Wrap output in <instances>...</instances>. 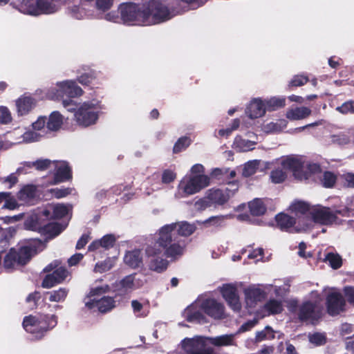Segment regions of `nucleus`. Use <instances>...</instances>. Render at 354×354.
<instances>
[{"label":"nucleus","mask_w":354,"mask_h":354,"mask_svg":"<svg viewBox=\"0 0 354 354\" xmlns=\"http://www.w3.org/2000/svg\"><path fill=\"white\" fill-rule=\"evenodd\" d=\"M223 221V216H211L209 218L206 219L203 222V223L206 225H214L216 227H221Z\"/></svg>","instance_id":"obj_60"},{"label":"nucleus","mask_w":354,"mask_h":354,"mask_svg":"<svg viewBox=\"0 0 354 354\" xmlns=\"http://www.w3.org/2000/svg\"><path fill=\"white\" fill-rule=\"evenodd\" d=\"M201 308L206 315L215 319H221L225 317V307L223 304L218 302L214 299H207L203 301L201 304Z\"/></svg>","instance_id":"obj_17"},{"label":"nucleus","mask_w":354,"mask_h":354,"mask_svg":"<svg viewBox=\"0 0 354 354\" xmlns=\"http://www.w3.org/2000/svg\"><path fill=\"white\" fill-rule=\"evenodd\" d=\"M55 164L52 185L71 180L73 178L72 169L66 161H54Z\"/></svg>","instance_id":"obj_15"},{"label":"nucleus","mask_w":354,"mask_h":354,"mask_svg":"<svg viewBox=\"0 0 354 354\" xmlns=\"http://www.w3.org/2000/svg\"><path fill=\"white\" fill-rule=\"evenodd\" d=\"M113 265L109 259L105 260L102 262H98L95 264V270L100 273L104 272L111 269Z\"/></svg>","instance_id":"obj_58"},{"label":"nucleus","mask_w":354,"mask_h":354,"mask_svg":"<svg viewBox=\"0 0 354 354\" xmlns=\"http://www.w3.org/2000/svg\"><path fill=\"white\" fill-rule=\"evenodd\" d=\"M124 262L130 268L136 269L142 264V256L140 250L128 251L124 257Z\"/></svg>","instance_id":"obj_29"},{"label":"nucleus","mask_w":354,"mask_h":354,"mask_svg":"<svg viewBox=\"0 0 354 354\" xmlns=\"http://www.w3.org/2000/svg\"><path fill=\"white\" fill-rule=\"evenodd\" d=\"M86 307L89 310L95 308L101 313H106L115 307V301L113 297L104 296L100 299H90L85 304Z\"/></svg>","instance_id":"obj_19"},{"label":"nucleus","mask_w":354,"mask_h":354,"mask_svg":"<svg viewBox=\"0 0 354 354\" xmlns=\"http://www.w3.org/2000/svg\"><path fill=\"white\" fill-rule=\"evenodd\" d=\"M337 180V176L331 171H326L323 174L322 178V183L324 187L331 188L333 187Z\"/></svg>","instance_id":"obj_46"},{"label":"nucleus","mask_w":354,"mask_h":354,"mask_svg":"<svg viewBox=\"0 0 354 354\" xmlns=\"http://www.w3.org/2000/svg\"><path fill=\"white\" fill-rule=\"evenodd\" d=\"M75 119L78 125L87 127L95 124L99 112L95 111V106L92 102H84L74 114Z\"/></svg>","instance_id":"obj_9"},{"label":"nucleus","mask_w":354,"mask_h":354,"mask_svg":"<svg viewBox=\"0 0 354 354\" xmlns=\"http://www.w3.org/2000/svg\"><path fill=\"white\" fill-rule=\"evenodd\" d=\"M69 274L68 270L61 266L55 269L52 273L47 274L42 280L41 287L51 288L58 284L62 283Z\"/></svg>","instance_id":"obj_16"},{"label":"nucleus","mask_w":354,"mask_h":354,"mask_svg":"<svg viewBox=\"0 0 354 354\" xmlns=\"http://www.w3.org/2000/svg\"><path fill=\"white\" fill-rule=\"evenodd\" d=\"M95 79L93 73H84L78 77V82L82 85H89Z\"/></svg>","instance_id":"obj_62"},{"label":"nucleus","mask_w":354,"mask_h":354,"mask_svg":"<svg viewBox=\"0 0 354 354\" xmlns=\"http://www.w3.org/2000/svg\"><path fill=\"white\" fill-rule=\"evenodd\" d=\"M37 216L44 218L46 221L50 222V220L54 219L53 218V209L45 208L37 214Z\"/></svg>","instance_id":"obj_64"},{"label":"nucleus","mask_w":354,"mask_h":354,"mask_svg":"<svg viewBox=\"0 0 354 354\" xmlns=\"http://www.w3.org/2000/svg\"><path fill=\"white\" fill-rule=\"evenodd\" d=\"M37 187L34 185H24L17 193V198L24 202H29L36 197Z\"/></svg>","instance_id":"obj_30"},{"label":"nucleus","mask_w":354,"mask_h":354,"mask_svg":"<svg viewBox=\"0 0 354 354\" xmlns=\"http://www.w3.org/2000/svg\"><path fill=\"white\" fill-rule=\"evenodd\" d=\"M0 122L3 124L10 123L12 121V116L9 109L6 106L0 107Z\"/></svg>","instance_id":"obj_57"},{"label":"nucleus","mask_w":354,"mask_h":354,"mask_svg":"<svg viewBox=\"0 0 354 354\" xmlns=\"http://www.w3.org/2000/svg\"><path fill=\"white\" fill-rule=\"evenodd\" d=\"M44 231L41 234L47 236L50 239L58 236L64 230V227L58 223L48 222L47 225H43Z\"/></svg>","instance_id":"obj_34"},{"label":"nucleus","mask_w":354,"mask_h":354,"mask_svg":"<svg viewBox=\"0 0 354 354\" xmlns=\"http://www.w3.org/2000/svg\"><path fill=\"white\" fill-rule=\"evenodd\" d=\"M263 310L268 313V315H277L282 313L283 307L281 301L270 299L264 304Z\"/></svg>","instance_id":"obj_35"},{"label":"nucleus","mask_w":354,"mask_h":354,"mask_svg":"<svg viewBox=\"0 0 354 354\" xmlns=\"http://www.w3.org/2000/svg\"><path fill=\"white\" fill-rule=\"evenodd\" d=\"M116 242V238L114 234H108L103 236L100 239H96L92 241L88 247L90 252H95L100 248L103 250H109L112 248Z\"/></svg>","instance_id":"obj_20"},{"label":"nucleus","mask_w":354,"mask_h":354,"mask_svg":"<svg viewBox=\"0 0 354 354\" xmlns=\"http://www.w3.org/2000/svg\"><path fill=\"white\" fill-rule=\"evenodd\" d=\"M53 218L54 219H60L65 217L68 213V207L64 204H57L53 207Z\"/></svg>","instance_id":"obj_48"},{"label":"nucleus","mask_w":354,"mask_h":354,"mask_svg":"<svg viewBox=\"0 0 354 354\" xmlns=\"http://www.w3.org/2000/svg\"><path fill=\"white\" fill-rule=\"evenodd\" d=\"M259 167L258 160H252L246 162L243 168L242 176L245 178L250 177L254 175Z\"/></svg>","instance_id":"obj_43"},{"label":"nucleus","mask_w":354,"mask_h":354,"mask_svg":"<svg viewBox=\"0 0 354 354\" xmlns=\"http://www.w3.org/2000/svg\"><path fill=\"white\" fill-rule=\"evenodd\" d=\"M57 324V317L55 315H41L39 317L30 315L24 317L22 325L26 332L41 338Z\"/></svg>","instance_id":"obj_4"},{"label":"nucleus","mask_w":354,"mask_h":354,"mask_svg":"<svg viewBox=\"0 0 354 354\" xmlns=\"http://www.w3.org/2000/svg\"><path fill=\"white\" fill-rule=\"evenodd\" d=\"M192 140L188 136H182L179 138L175 142L173 147V153H178L183 150H185L190 145Z\"/></svg>","instance_id":"obj_42"},{"label":"nucleus","mask_w":354,"mask_h":354,"mask_svg":"<svg viewBox=\"0 0 354 354\" xmlns=\"http://www.w3.org/2000/svg\"><path fill=\"white\" fill-rule=\"evenodd\" d=\"M183 347L187 354H198L202 353L205 348V344L201 337L192 339L186 338L183 341Z\"/></svg>","instance_id":"obj_23"},{"label":"nucleus","mask_w":354,"mask_h":354,"mask_svg":"<svg viewBox=\"0 0 354 354\" xmlns=\"http://www.w3.org/2000/svg\"><path fill=\"white\" fill-rule=\"evenodd\" d=\"M95 4L97 10L105 12L112 6L113 0H96Z\"/></svg>","instance_id":"obj_61"},{"label":"nucleus","mask_w":354,"mask_h":354,"mask_svg":"<svg viewBox=\"0 0 354 354\" xmlns=\"http://www.w3.org/2000/svg\"><path fill=\"white\" fill-rule=\"evenodd\" d=\"M37 254V247L31 244H25L17 248H12L3 258V268L11 272L19 266H24Z\"/></svg>","instance_id":"obj_3"},{"label":"nucleus","mask_w":354,"mask_h":354,"mask_svg":"<svg viewBox=\"0 0 354 354\" xmlns=\"http://www.w3.org/2000/svg\"><path fill=\"white\" fill-rule=\"evenodd\" d=\"M74 190L73 188L71 187H61V188H53L50 189V192L56 198H62L70 195Z\"/></svg>","instance_id":"obj_50"},{"label":"nucleus","mask_w":354,"mask_h":354,"mask_svg":"<svg viewBox=\"0 0 354 354\" xmlns=\"http://www.w3.org/2000/svg\"><path fill=\"white\" fill-rule=\"evenodd\" d=\"M337 214L344 216L342 210L332 211L328 207L317 205L312 207L310 211L311 219L307 218L306 222L304 224L303 229H309L311 226V222L319 223L323 225H330L336 223Z\"/></svg>","instance_id":"obj_5"},{"label":"nucleus","mask_w":354,"mask_h":354,"mask_svg":"<svg viewBox=\"0 0 354 354\" xmlns=\"http://www.w3.org/2000/svg\"><path fill=\"white\" fill-rule=\"evenodd\" d=\"M164 254V251L161 254L149 256L147 253V248L145 249V254L149 258H151L149 263V270L156 272L158 273H162L165 272L169 266V261L160 257L162 254Z\"/></svg>","instance_id":"obj_25"},{"label":"nucleus","mask_w":354,"mask_h":354,"mask_svg":"<svg viewBox=\"0 0 354 354\" xmlns=\"http://www.w3.org/2000/svg\"><path fill=\"white\" fill-rule=\"evenodd\" d=\"M336 110L342 114L354 113V101L345 102L341 106H337Z\"/></svg>","instance_id":"obj_53"},{"label":"nucleus","mask_w":354,"mask_h":354,"mask_svg":"<svg viewBox=\"0 0 354 354\" xmlns=\"http://www.w3.org/2000/svg\"><path fill=\"white\" fill-rule=\"evenodd\" d=\"M210 343L215 346H227L234 344V335L226 334L210 338Z\"/></svg>","instance_id":"obj_36"},{"label":"nucleus","mask_w":354,"mask_h":354,"mask_svg":"<svg viewBox=\"0 0 354 354\" xmlns=\"http://www.w3.org/2000/svg\"><path fill=\"white\" fill-rule=\"evenodd\" d=\"M178 0H148L144 3L145 24H158L182 15L189 9Z\"/></svg>","instance_id":"obj_2"},{"label":"nucleus","mask_w":354,"mask_h":354,"mask_svg":"<svg viewBox=\"0 0 354 354\" xmlns=\"http://www.w3.org/2000/svg\"><path fill=\"white\" fill-rule=\"evenodd\" d=\"M281 166L283 169L291 171L295 178L308 179V173L304 171V164L299 159L288 157L282 160Z\"/></svg>","instance_id":"obj_18"},{"label":"nucleus","mask_w":354,"mask_h":354,"mask_svg":"<svg viewBox=\"0 0 354 354\" xmlns=\"http://www.w3.org/2000/svg\"><path fill=\"white\" fill-rule=\"evenodd\" d=\"M267 111L266 103L261 99H254L247 106L245 113L251 119L262 117Z\"/></svg>","instance_id":"obj_22"},{"label":"nucleus","mask_w":354,"mask_h":354,"mask_svg":"<svg viewBox=\"0 0 354 354\" xmlns=\"http://www.w3.org/2000/svg\"><path fill=\"white\" fill-rule=\"evenodd\" d=\"M285 169L282 168H277L273 169L270 172V178L271 181L274 184H279L284 182L287 178V174L284 171Z\"/></svg>","instance_id":"obj_41"},{"label":"nucleus","mask_w":354,"mask_h":354,"mask_svg":"<svg viewBox=\"0 0 354 354\" xmlns=\"http://www.w3.org/2000/svg\"><path fill=\"white\" fill-rule=\"evenodd\" d=\"M51 162L49 159H39L34 162H28L26 165L28 167H35L38 171H45L50 167Z\"/></svg>","instance_id":"obj_45"},{"label":"nucleus","mask_w":354,"mask_h":354,"mask_svg":"<svg viewBox=\"0 0 354 354\" xmlns=\"http://www.w3.org/2000/svg\"><path fill=\"white\" fill-rule=\"evenodd\" d=\"M230 199V195L226 191L221 189H210L206 196L196 202V206L199 210L225 205Z\"/></svg>","instance_id":"obj_8"},{"label":"nucleus","mask_w":354,"mask_h":354,"mask_svg":"<svg viewBox=\"0 0 354 354\" xmlns=\"http://www.w3.org/2000/svg\"><path fill=\"white\" fill-rule=\"evenodd\" d=\"M18 207V203L15 198L10 192L9 197H7L4 201V204L2 207L3 209H8L10 210L15 209Z\"/></svg>","instance_id":"obj_59"},{"label":"nucleus","mask_w":354,"mask_h":354,"mask_svg":"<svg viewBox=\"0 0 354 354\" xmlns=\"http://www.w3.org/2000/svg\"><path fill=\"white\" fill-rule=\"evenodd\" d=\"M82 89L71 80L57 82L56 87L51 88L48 91V97L54 100H65L81 96Z\"/></svg>","instance_id":"obj_7"},{"label":"nucleus","mask_w":354,"mask_h":354,"mask_svg":"<svg viewBox=\"0 0 354 354\" xmlns=\"http://www.w3.org/2000/svg\"><path fill=\"white\" fill-rule=\"evenodd\" d=\"M210 184V178L207 175H190L183 178L178 189L182 192V196L185 197L200 192Z\"/></svg>","instance_id":"obj_6"},{"label":"nucleus","mask_w":354,"mask_h":354,"mask_svg":"<svg viewBox=\"0 0 354 354\" xmlns=\"http://www.w3.org/2000/svg\"><path fill=\"white\" fill-rule=\"evenodd\" d=\"M311 114V110L308 107H296L289 109L286 114L290 120H301L308 117Z\"/></svg>","instance_id":"obj_31"},{"label":"nucleus","mask_w":354,"mask_h":354,"mask_svg":"<svg viewBox=\"0 0 354 354\" xmlns=\"http://www.w3.org/2000/svg\"><path fill=\"white\" fill-rule=\"evenodd\" d=\"M63 123V117L59 111H53L46 122V127L50 131H57Z\"/></svg>","instance_id":"obj_37"},{"label":"nucleus","mask_w":354,"mask_h":354,"mask_svg":"<svg viewBox=\"0 0 354 354\" xmlns=\"http://www.w3.org/2000/svg\"><path fill=\"white\" fill-rule=\"evenodd\" d=\"M220 292L227 305L234 311H239L241 304L239 300L238 290L232 283H225L220 287Z\"/></svg>","instance_id":"obj_14"},{"label":"nucleus","mask_w":354,"mask_h":354,"mask_svg":"<svg viewBox=\"0 0 354 354\" xmlns=\"http://www.w3.org/2000/svg\"><path fill=\"white\" fill-rule=\"evenodd\" d=\"M48 223V221H46L44 218L35 214L26 221V225L28 229L37 232L41 234L44 230L43 225H47Z\"/></svg>","instance_id":"obj_32"},{"label":"nucleus","mask_w":354,"mask_h":354,"mask_svg":"<svg viewBox=\"0 0 354 354\" xmlns=\"http://www.w3.org/2000/svg\"><path fill=\"white\" fill-rule=\"evenodd\" d=\"M257 323L258 320L257 319L248 320L241 326L239 331L242 333L248 331L254 327Z\"/></svg>","instance_id":"obj_63"},{"label":"nucleus","mask_w":354,"mask_h":354,"mask_svg":"<svg viewBox=\"0 0 354 354\" xmlns=\"http://www.w3.org/2000/svg\"><path fill=\"white\" fill-rule=\"evenodd\" d=\"M332 142L339 146L348 145L351 142L350 137L344 133H339L332 136Z\"/></svg>","instance_id":"obj_51"},{"label":"nucleus","mask_w":354,"mask_h":354,"mask_svg":"<svg viewBox=\"0 0 354 354\" xmlns=\"http://www.w3.org/2000/svg\"><path fill=\"white\" fill-rule=\"evenodd\" d=\"M68 293V290L66 288H59L58 290L46 292L49 295V301L51 302H62L65 300Z\"/></svg>","instance_id":"obj_40"},{"label":"nucleus","mask_w":354,"mask_h":354,"mask_svg":"<svg viewBox=\"0 0 354 354\" xmlns=\"http://www.w3.org/2000/svg\"><path fill=\"white\" fill-rule=\"evenodd\" d=\"M248 207L250 214L254 216L263 215L267 210V207L261 198H254L248 203Z\"/></svg>","instance_id":"obj_33"},{"label":"nucleus","mask_w":354,"mask_h":354,"mask_svg":"<svg viewBox=\"0 0 354 354\" xmlns=\"http://www.w3.org/2000/svg\"><path fill=\"white\" fill-rule=\"evenodd\" d=\"M63 106L68 111V112H75L78 109V104L73 100L72 98L62 100Z\"/></svg>","instance_id":"obj_56"},{"label":"nucleus","mask_w":354,"mask_h":354,"mask_svg":"<svg viewBox=\"0 0 354 354\" xmlns=\"http://www.w3.org/2000/svg\"><path fill=\"white\" fill-rule=\"evenodd\" d=\"M343 293L346 302L347 301L350 305L354 306V286H344L343 288Z\"/></svg>","instance_id":"obj_54"},{"label":"nucleus","mask_w":354,"mask_h":354,"mask_svg":"<svg viewBox=\"0 0 354 354\" xmlns=\"http://www.w3.org/2000/svg\"><path fill=\"white\" fill-rule=\"evenodd\" d=\"M309 340L312 344L316 346L324 345L326 343V337L325 335L320 333H315L310 335Z\"/></svg>","instance_id":"obj_52"},{"label":"nucleus","mask_w":354,"mask_h":354,"mask_svg":"<svg viewBox=\"0 0 354 354\" xmlns=\"http://www.w3.org/2000/svg\"><path fill=\"white\" fill-rule=\"evenodd\" d=\"M290 209L292 212L297 214L305 215L306 213L309 212L310 214V211L312 209V207L308 203L298 201L294 202L291 206Z\"/></svg>","instance_id":"obj_39"},{"label":"nucleus","mask_w":354,"mask_h":354,"mask_svg":"<svg viewBox=\"0 0 354 354\" xmlns=\"http://www.w3.org/2000/svg\"><path fill=\"white\" fill-rule=\"evenodd\" d=\"M325 260L329 263L333 269H338L342 266V259L340 255L333 252L326 254Z\"/></svg>","instance_id":"obj_44"},{"label":"nucleus","mask_w":354,"mask_h":354,"mask_svg":"<svg viewBox=\"0 0 354 354\" xmlns=\"http://www.w3.org/2000/svg\"><path fill=\"white\" fill-rule=\"evenodd\" d=\"M41 299V292L39 291H34L30 293L26 298V302L29 304L31 310L36 309L38 306V301Z\"/></svg>","instance_id":"obj_49"},{"label":"nucleus","mask_w":354,"mask_h":354,"mask_svg":"<svg viewBox=\"0 0 354 354\" xmlns=\"http://www.w3.org/2000/svg\"><path fill=\"white\" fill-rule=\"evenodd\" d=\"M309 81L308 77L303 75H295L289 82L288 85V89L292 90V88L301 86Z\"/></svg>","instance_id":"obj_47"},{"label":"nucleus","mask_w":354,"mask_h":354,"mask_svg":"<svg viewBox=\"0 0 354 354\" xmlns=\"http://www.w3.org/2000/svg\"><path fill=\"white\" fill-rule=\"evenodd\" d=\"M121 19L124 23L141 21L145 24V17L143 15L144 3L142 8L134 3H125L120 6Z\"/></svg>","instance_id":"obj_11"},{"label":"nucleus","mask_w":354,"mask_h":354,"mask_svg":"<svg viewBox=\"0 0 354 354\" xmlns=\"http://www.w3.org/2000/svg\"><path fill=\"white\" fill-rule=\"evenodd\" d=\"M245 301L250 307H254L258 302L262 301L266 297V292L263 289L250 286L244 290Z\"/></svg>","instance_id":"obj_21"},{"label":"nucleus","mask_w":354,"mask_h":354,"mask_svg":"<svg viewBox=\"0 0 354 354\" xmlns=\"http://www.w3.org/2000/svg\"><path fill=\"white\" fill-rule=\"evenodd\" d=\"M176 178V174L171 169H165L162 174V183L169 184Z\"/></svg>","instance_id":"obj_55"},{"label":"nucleus","mask_w":354,"mask_h":354,"mask_svg":"<svg viewBox=\"0 0 354 354\" xmlns=\"http://www.w3.org/2000/svg\"><path fill=\"white\" fill-rule=\"evenodd\" d=\"M325 304L326 312L331 317L337 316L346 310V300L339 292L328 293Z\"/></svg>","instance_id":"obj_13"},{"label":"nucleus","mask_w":354,"mask_h":354,"mask_svg":"<svg viewBox=\"0 0 354 354\" xmlns=\"http://www.w3.org/2000/svg\"><path fill=\"white\" fill-rule=\"evenodd\" d=\"M36 100L31 96L21 95L16 100L17 111L19 115L29 113L36 106Z\"/></svg>","instance_id":"obj_24"},{"label":"nucleus","mask_w":354,"mask_h":354,"mask_svg":"<svg viewBox=\"0 0 354 354\" xmlns=\"http://www.w3.org/2000/svg\"><path fill=\"white\" fill-rule=\"evenodd\" d=\"M297 314L300 322L315 324L322 317V310L317 301H306L298 307Z\"/></svg>","instance_id":"obj_10"},{"label":"nucleus","mask_w":354,"mask_h":354,"mask_svg":"<svg viewBox=\"0 0 354 354\" xmlns=\"http://www.w3.org/2000/svg\"><path fill=\"white\" fill-rule=\"evenodd\" d=\"M134 276L129 274L122 279L115 286V297L128 295L134 286Z\"/></svg>","instance_id":"obj_26"},{"label":"nucleus","mask_w":354,"mask_h":354,"mask_svg":"<svg viewBox=\"0 0 354 354\" xmlns=\"http://www.w3.org/2000/svg\"><path fill=\"white\" fill-rule=\"evenodd\" d=\"M266 109L268 111H276L286 105V98L283 97H273L265 102Z\"/></svg>","instance_id":"obj_38"},{"label":"nucleus","mask_w":354,"mask_h":354,"mask_svg":"<svg viewBox=\"0 0 354 354\" xmlns=\"http://www.w3.org/2000/svg\"><path fill=\"white\" fill-rule=\"evenodd\" d=\"M196 230L194 224L187 221H181L165 225L158 230V238L155 242L147 247V253L149 256L161 254L171 260H176L183 255L187 242L180 236L188 237Z\"/></svg>","instance_id":"obj_1"},{"label":"nucleus","mask_w":354,"mask_h":354,"mask_svg":"<svg viewBox=\"0 0 354 354\" xmlns=\"http://www.w3.org/2000/svg\"><path fill=\"white\" fill-rule=\"evenodd\" d=\"M21 8L31 15L51 14L56 11L55 6L48 0H23Z\"/></svg>","instance_id":"obj_12"},{"label":"nucleus","mask_w":354,"mask_h":354,"mask_svg":"<svg viewBox=\"0 0 354 354\" xmlns=\"http://www.w3.org/2000/svg\"><path fill=\"white\" fill-rule=\"evenodd\" d=\"M184 317L188 322L205 323L206 317L202 312L194 305L189 306L184 312Z\"/></svg>","instance_id":"obj_28"},{"label":"nucleus","mask_w":354,"mask_h":354,"mask_svg":"<svg viewBox=\"0 0 354 354\" xmlns=\"http://www.w3.org/2000/svg\"><path fill=\"white\" fill-rule=\"evenodd\" d=\"M277 227L281 231L290 232L296 224V218L285 213H279L275 216Z\"/></svg>","instance_id":"obj_27"}]
</instances>
